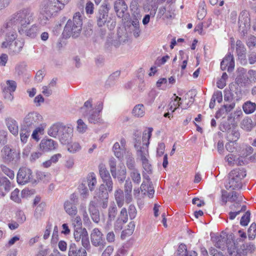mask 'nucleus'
Listing matches in <instances>:
<instances>
[{"instance_id": "nucleus-1", "label": "nucleus", "mask_w": 256, "mask_h": 256, "mask_svg": "<svg viewBox=\"0 0 256 256\" xmlns=\"http://www.w3.org/2000/svg\"><path fill=\"white\" fill-rule=\"evenodd\" d=\"M2 35L5 36V41L2 44V48H9L10 52L12 54H18L24 46L23 41L16 40L14 42L16 37V34L14 28L9 24L4 27L1 30Z\"/></svg>"}, {"instance_id": "nucleus-2", "label": "nucleus", "mask_w": 256, "mask_h": 256, "mask_svg": "<svg viewBox=\"0 0 256 256\" xmlns=\"http://www.w3.org/2000/svg\"><path fill=\"white\" fill-rule=\"evenodd\" d=\"M64 6L59 0H45L43 2L39 16V22L42 25L47 24L54 14L62 10Z\"/></svg>"}, {"instance_id": "nucleus-3", "label": "nucleus", "mask_w": 256, "mask_h": 256, "mask_svg": "<svg viewBox=\"0 0 256 256\" xmlns=\"http://www.w3.org/2000/svg\"><path fill=\"white\" fill-rule=\"evenodd\" d=\"M82 15L79 12H76L72 20H69L64 27V34L67 37L76 38L80 34L82 30Z\"/></svg>"}, {"instance_id": "nucleus-4", "label": "nucleus", "mask_w": 256, "mask_h": 256, "mask_svg": "<svg viewBox=\"0 0 256 256\" xmlns=\"http://www.w3.org/2000/svg\"><path fill=\"white\" fill-rule=\"evenodd\" d=\"M246 171L240 168L232 170L228 175V180L225 184V187L228 190L240 188L242 186V180L246 177Z\"/></svg>"}, {"instance_id": "nucleus-5", "label": "nucleus", "mask_w": 256, "mask_h": 256, "mask_svg": "<svg viewBox=\"0 0 256 256\" xmlns=\"http://www.w3.org/2000/svg\"><path fill=\"white\" fill-rule=\"evenodd\" d=\"M32 16L33 13L30 8H24L14 14L10 22L6 26L9 24L12 26V24L14 23L16 24L20 25V27H26L32 20Z\"/></svg>"}, {"instance_id": "nucleus-6", "label": "nucleus", "mask_w": 256, "mask_h": 256, "mask_svg": "<svg viewBox=\"0 0 256 256\" xmlns=\"http://www.w3.org/2000/svg\"><path fill=\"white\" fill-rule=\"evenodd\" d=\"M42 116L36 112H29L24 118V128L32 130L42 121Z\"/></svg>"}, {"instance_id": "nucleus-7", "label": "nucleus", "mask_w": 256, "mask_h": 256, "mask_svg": "<svg viewBox=\"0 0 256 256\" xmlns=\"http://www.w3.org/2000/svg\"><path fill=\"white\" fill-rule=\"evenodd\" d=\"M74 236L75 240L78 242H81L82 246L86 250L90 248L89 238L88 232L85 228H74Z\"/></svg>"}, {"instance_id": "nucleus-8", "label": "nucleus", "mask_w": 256, "mask_h": 256, "mask_svg": "<svg viewBox=\"0 0 256 256\" xmlns=\"http://www.w3.org/2000/svg\"><path fill=\"white\" fill-rule=\"evenodd\" d=\"M17 182L21 184H24L28 182H36V180L33 178L32 170L26 167L20 168L17 174Z\"/></svg>"}, {"instance_id": "nucleus-9", "label": "nucleus", "mask_w": 256, "mask_h": 256, "mask_svg": "<svg viewBox=\"0 0 256 256\" xmlns=\"http://www.w3.org/2000/svg\"><path fill=\"white\" fill-rule=\"evenodd\" d=\"M108 10L107 5L102 4L96 14V22L98 27H102L110 21L111 18L108 16Z\"/></svg>"}, {"instance_id": "nucleus-10", "label": "nucleus", "mask_w": 256, "mask_h": 256, "mask_svg": "<svg viewBox=\"0 0 256 256\" xmlns=\"http://www.w3.org/2000/svg\"><path fill=\"white\" fill-rule=\"evenodd\" d=\"M152 129H149L147 133L144 134L142 140L144 142L146 143V145L142 146H140V142H136L134 144V147L137 150L138 156L140 157V159L144 158H146L148 155V146L149 144L148 140L151 136Z\"/></svg>"}, {"instance_id": "nucleus-11", "label": "nucleus", "mask_w": 256, "mask_h": 256, "mask_svg": "<svg viewBox=\"0 0 256 256\" xmlns=\"http://www.w3.org/2000/svg\"><path fill=\"white\" fill-rule=\"evenodd\" d=\"M92 244L96 247L103 248L106 244L102 233L98 228H94L90 234Z\"/></svg>"}, {"instance_id": "nucleus-12", "label": "nucleus", "mask_w": 256, "mask_h": 256, "mask_svg": "<svg viewBox=\"0 0 256 256\" xmlns=\"http://www.w3.org/2000/svg\"><path fill=\"white\" fill-rule=\"evenodd\" d=\"M238 23L239 30L244 34L246 33L250 26V18L248 12L246 11H242L240 14Z\"/></svg>"}, {"instance_id": "nucleus-13", "label": "nucleus", "mask_w": 256, "mask_h": 256, "mask_svg": "<svg viewBox=\"0 0 256 256\" xmlns=\"http://www.w3.org/2000/svg\"><path fill=\"white\" fill-rule=\"evenodd\" d=\"M60 136L58 140L64 144L68 142L73 133V128L71 126L63 124L62 130L60 132Z\"/></svg>"}, {"instance_id": "nucleus-14", "label": "nucleus", "mask_w": 256, "mask_h": 256, "mask_svg": "<svg viewBox=\"0 0 256 256\" xmlns=\"http://www.w3.org/2000/svg\"><path fill=\"white\" fill-rule=\"evenodd\" d=\"M104 184L100 185L99 190L102 192L98 195V198H96V202H95L96 206L98 204L101 208L106 209L108 205V192L104 191Z\"/></svg>"}, {"instance_id": "nucleus-15", "label": "nucleus", "mask_w": 256, "mask_h": 256, "mask_svg": "<svg viewBox=\"0 0 256 256\" xmlns=\"http://www.w3.org/2000/svg\"><path fill=\"white\" fill-rule=\"evenodd\" d=\"M212 238L214 246L216 248L224 250L228 247L227 242L228 240V236L226 233L216 236Z\"/></svg>"}, {"instance_id": "nucleus-16", "label": "nucleus", "mask_w": 256, "mask_h": 256, "mask_svg": "<svg viewBox=\"0 0 256 256\" xmlns=\"http://www.w3.org/2000/svg\"><path fill=\"white\" fill-rule=\"evenodd\" d=\"M1 156L4 162L8 163L14 158L16 154V150L10 148L9 146H4L1 151Z\"/></svg>"}, {"instance_id": "nucleus-17", "label": "nucleus", "mask_w": 256, "mask_h": 256, "mask_svg": "<svg viewBox=\"0 0 256 256\" xmlns=\"http://www.w3.org/2000/svg\"><path fill=\"white\" fill-rule=\"evenodd\" d=\"M114 8L118 16L122 18L128 10V6L124 0H116L114 3Z\"/></svg>"}, {"instance_id": "nucleus-18", "label": "nucleus", "mask_w": 256, "mask_h": 256, "mask_svg": "<svg viewBox=\"0 0 256 256\" xmlns=\"http://www.w3.org/2000/svg\"><path fill=\"white\" fill-rule=\"evenodd\" d=\"M234 66V62L233 55L228 54L226 56L220 64V68L222 70H224L228 67V71H232Z\"/></svg>"}, {"instance_id": "nucleus-19", "label": "nucleus", "mask_w": 256, "mask_h": 256, "mask_svg": "<svg viewBox=\"0 0 256 256\" xmlns=\"http://www.w3.org/2000/svg\"><path fill=\"white\" fill-rule=\"evenodd\" d=\"M117 208L114 202L110 204L108 208V220L106 222V226L105 227L106 230H108L109 228V226H111V222L114 220L117 214Z\"/></svg>"}, {"instance_id": "nucleus-20", "label": "nucleus", "mask_w": 256, "mask_h": 256, "mask_svg": "<svg viewBox=\"0 0 256 256\" xmlns=\"http://www.w3.org/2000/svg\"><path fill=\"white\" fill-rule=\"evenodd\" d=\"M6 124L10 132L14 136H17L18 133V126L16 121L11 117L5 118Z\"/></svg>"}, {"instance_id": "nucleus-21", "label": "nucleus", "mask_w": 256, "mask_h": 256, "mask_svg": "<svg viewBox=\"0 0 256 256\" xmlns=\"http://www.w3.org/2000/svg\"><path fill=\"white\" fill-rule=\"evenodd\" d=\"M56 146V142L52 140L43 139L40 142V148L44 152H48L54 150Z\"/></svg>"}, {"instance_id": "nucleus-22", "label": "nucleus", "mask_w": 256, "mask_h": 256, "mask_svg": "<svg viewBox=\"0 0 256 256\" xmlns=\"http://www.w3.org/2000/svg\"><path fill=\"white\" fill-rule=\"evenodd\" d=\"M88 211L92 220L98 224L100 221L99 210L96 208L95 201H91L88 206Z\"/></svg>"}, {"instance_id": "nucleus-23", "label": "nucleus", "mask_w": 256, "mask_h": 256, "mask_svg": "<svg viewBox=\"0 0 256 256\" xmlns=\"http://www.w3.org/2000/svg\"><path fill=\"white\" fill-rule=\"evenodd\" d=\"M26 28L20 27L18 28L19 32L21 34H25L32 38L36 37L38 32V26L36 25H32L29 28Z\"/></svg>"}, {"instance_id": "nucleus-24", "label": "nucleus", "mask_w": 256, "mask_h": 256, "mask_svg": "<svg viewBox=\"0 0 256 256\" xmlns=\"http://www.w3.org/2000/svg\"><path fill=\"white\" fill-rule=\"evenodd\" d=\"M62 123L58 122L52 125L48 130V134L54 138H59L60 136V132L62 130L63 126Z\"/></svg>"}, {"instance_id": "nucleus-25", "label": "nucleus", "mask_w": 256, "mask_h": 256, "mask_svg": "<svg viewBox=\"0 0 256 256\" xmlns=\"http://www.w3.org/2000/svg\"><path fill=\"white\" fill-rule=\"evenodd\" d=\"M86 248H78L75 244H71L69 246L68 256H86Z\"/></svg>"}, {"instance_id": "nucleus-26", "label": "nucleus", "mask_w": 256, "mask_h": 256, "mask_svg": "<svg viewBox=\"0 0 256 256\" xmlns=\"http://www.w3.org/2000/svg\"><path fill=\"white\" fill-rule=\"evenodd\" d=\"M132 184L130 180H126L124 186V192L125 194L126 202L130 204L132 200Z\"/></svg>"}, {"instance_id": "nucleus-27", "label": "nucleus", "mask_w": 256, "mask_h": 256, "mask_svg": "<svg viewBox=\"0 0 256 256\" xmlns=\"http://www.w3.org/2000/svg\"><path fill=\"white\" fill-rule=\"evenodd\" d=\"M76 204L71 202L69 200H66L64 204L66 212L70 216H75L78 212Z\"/></svg>"}, {"instance_id": "nucleus-28", "label": "nucleus", "mask_w": 256, "mask_h": 256, "mask_svg": "<svg viewBox=\"0 0 256 256\" xmlns=\"http://www.w3.org/2000/svg\"><path fill=\"white\" fill-rule=\"evenodd\" d=\"M114 199L119 208L124 206V200L126 201L125 194L124 195V192L121 189L118 188L114 192Z\"/></svg>"}, {"instance_id": "nucleus-29", "label": "nucleus", "mask_w": 256, "mask_h": 256, "mask_svg": "<svg viewBox=\"0 0 256 256\" xmlns=\"http://www.w3.org/2000/svg\"><path fill=\"white\" fill-rule=\"evenodd\" d=\"M102 108L99 110H93L90 111L84 114V116H86L89 122L91 123H96L98 122L99 119V112H100Z\"/></svg>"}, {"instance_id": "nucleus-30", "label": "nucleus", "mask_w": 256, "mask_h": 256, "mask_svg": "<svg viewBox=\"0 0 256 256\" xmlns=\"http://www.w3.org/2000/svg\"><path fill=\"white\" fill-rule=\"evenodd\" d=\"M240 133L236 127L232 126V128L227 133V138L228 141L235 142L238 140L240 138Z\"/></svg>"}, {"instance_id": "nucleus-31", "label": "nucleus", "mask_w": 256, "mask_h": 256, "mask_svg": "<svg viewBox=\"0 0 256 256\" xmlns=\"http://www.w3.org/2000/svg\"><path fill=\"white\" fill-rule=\"evenodd\" d=\"M86 184L90 191L93 190L96 184V179L94 173H90L86 178Z\"/></svg>"}, {"instance_id": "nucleus-32", "label": "nucleus", "mask_w": 256, "mask_h": 256, "mask_svg": "<svg viewBox=\"0 0 256 256\" xmlns=\"http://www.w3.org/2000/svg\"><path fill=\"white\" fill-rule=\"evenodd\" d=\"M130 29L135 38H138L140 36V29L139 22L138 19L135 18L132 21Z\"/></svg>"}, {"instance_id": "nucleus-33", "label": "nucleus", "mask_w": 256, "mask_h": 256, "mask_svg": "<svg viewBox=\"0 0 256 256\" xmlns=\"http://www.w3.org/2000/svg\"><path fill=\"white\" fill-rule=\"evenodd\" d=\"M242 108L246 114H252L256 110V104L254 102L248 101L243 104Z\"/></svg>"}, {"instance_id": "nucleus-34", "label": "nucleus", "mask_w": 256, "mask_h": 256, "mask_svg": "<svg viewBox=\"0 0 256 256\" xmlns=\"http://www.w3.org/2000/svg\"><path fill=\"white\" fill-rule=\"evenodd\" d=\"M132 114L136 117H142L144 114V108L142 104L136 106L132 111Z\"/></svg>"}, {"instance_id": "nucleus-35", "label": "nucleus", "mask_w": 256, "mask_h": 256, "mask_svg": "<svg viewBox=\"0 0 256 256\" xmlns=\"http://www.w3.org/2000/svg\"><path fill=\"white\" fill-rule=\"evenodd\" d=\"M0 186L1 190L4 188V192H8L10 189V182L6 178L1 177L0 178Z\"/></svg>"}, {"instance_id": "nucleus-36", "label": "nucleus", "mask_w": 256, "mask_h": 256, "mask_svg": "<svg viewBox=\"0 0 256 256\" xmlns=\"http://www.w3.org/2000/svg\"><path fill=\"white\" fill-rule=\"evenodd\" d=\"M112 150L116 158H121L123 157V153L124 148L120 146L118 142H116L114 144Z\"/></svg>"}, {"instance_id": "nucleus-37", "label": "nucleus", "mask_w": 256, "mask_h": 256, "mask_svg": "<svg viewBox=\"0 0 256 256\" xmlns=\"http://www.w3.org/2000/svg\"><path fill=\"white\" fill-rule=\"evenodd\" d=\"M228 201L231 202H242V196H240L238 192L233 191L228 193Z\"/></svg>"}, {"instance_id": "nucleus-38", "label": "nucleus", "mask_w": 256, "mask_h": 256, "mask_svg": "<svg viewBox=\"0 0 256 256\" xmlns=\"http://www.w3.org/2000/svg\"><path fill=\"white\" fill-rule=\"evenodd\" d=\"M253 127L252 121L251 118H245L241 122V128L246 130L250 131Z\"/></svg>"}, {"instance_id": "nucleus-39", "label": "nucleus", "mask_w": 256, "mask_h": 256, "mask_svg": "<svg viewBox=\"0 0 256 256\" xmlns=\"http://www.w3.org/2000/svg\"><path fill=\"white\" fill-rule=\"evenodd\" d=\"M130 175L133 182L136 184H139L140 182V174L138 169H136L130 172Z\"/></svg>"}, {"instance_id": "nucleus-40", "label": "nucleus", "mask_w": 256, "mask_h": 256, "mask_svg": "<svg viewBox=\"0 0 256 256\" xmlns=\"http://www.w3.org/2000/svg\"><path fill=\"white\" fill-rule=\"evenodd\" d=\"M236 51L239 56H242L246 54V49L240 40H238L236 42Z\"/></svg>"}, {"instance_id": "nucleus-41", "label": "nucleus", "mask_w": 256, "mask_h": 256, "mask_svg": "<svg viewBox=\"0 0 256 256\" xmlns=\"http://www.w3.org/2000/svg\"><path fill=\"white\" fill-rule=\"evenodd\" d=\"M81 148L80 144L76 142H71L67 145L68 150L71 153H75L79 151Z\"/></svg>"}, {"instance_id": "nucleus-42", "label": "nucleus", "mask_w": 256, "mask_h": 256, "mask_svg": "<svg viewBox=\"0 0 256 256\" xmlns=\"http://www.w3.org/2000/svg\"><path fill=\"white\" fill-rule=\"evenodd\" d=\"M128 41V36L126 34L120 36L118 34V40H114L112 44L117 47L120 44L126 43Z\"/></svg>"}, {"instance_id": "nucleus-43", "label": "nucleus", "mask_w": 256, "mask_h": 256, "mask_svg": "<svg viewBox=\"0 0 256 256\" xmlns=\"http://www.w3.org/2000/svg\"><path fill=\"white\" fill-rule=\"evenodd\" d=\"M99 172L103 181L104 180H108V179L111 178L109 172L103 165L100 166Z\"/></svg>"}, {"instance_id": "nucleus-44", "label": "nucleus", "mask_w": 256, "mask_h": 256, "mask_svg": "<svg viewBox=\"0 0 256 256\" xmlns=\"http://www.w3.org/2000/svg\"><path fill=\"white\" fill-rule=\"evenodd\" d=\"M248 238L250 240H253L256 236V224L252 222L248 230Z\"/></svg>"}, {"instance_id": "nucleus-45", "label": "nucleus", "mask_w": 256, "mask_h": 256, "mask_svg": "<svg viewBox=\"0 0 256 256\" xmlns=\"http://www.w3.org/2000/svg\"><path fill=\"white\" fill-rule=\"evenodd\" d=\"M32 130H29L26 128H24L22 126V128L20 130V140L22 142H26L27 141V140L28 138V136L30 135V132Z\"/></svg>"}, {"instance_id": "nucleus-46", "label": "nucleus", "mask_w": 256, "mask_h": 256, "mask_svg": "<svg viewBox=\"0 0 256 256\" xmlns=\"http://www.w3.org/2000/svg\"><path fill=\"white\" fill-rule=\"evenodd\" d=\"M126 164L129 172L136 169L134 159L130 155L127 156Z\"/></svg>"}, {"instance_id": "nucleus-47", "label": "nucleus", "mask_w": 256, "mask_h": 256, "mask_svg": "<svg viewBox=\"0 0 256 256\" xmlns=\"http://www.w3.org/2000/svg\"><path fill=\"white\" fill-rule=\"evenodd\" d=\"M110 170L114 178H116V161L115 158H112L109 161Z\"/></svg>"}, {"instance_id": "nucleus-48", "label": "nucleus", "mask_w": 256, "mask_h": 256, "mask_svg": "<svg viewBox=\"0 0 256 256\" xmlns=\"http://www.w3.org/2000/svg\"><path fill=\"white\" fill-rule=\"evenodd\" d=\"M235 106V103L232 102L231 104H224L222 108H221L218 112L221 114H226L228 112H230Z\"/></svg>"}, {"instance_id": "nucleus-49", "label": "nucleus", "mask_w": 256, "mask_h": 256, "mask_svg": "<svg viewBox=\"0 0 256 256\" xmlns=\"http://www.w3.org/2000/svg\"><path fill=\"white\" fill-rule=\"evenodd\" d=\"M44 206V204L41 203L36 207L34 213V216L36 220L41 218Z\"/></svg>"}, {"instance_id": "nucleus-50", "label": "nucleus", "mask_w": 256, "mask_h": 256, "mask_svg": "<svg viewBox=\"0 0 256 256\" xmlns=\"http://www.w3.org/2000/svg\"><path fill=\"white\" fill-rule=\"evenodd\" d=\"M93 110L94 109L92 107V100L90 99L84 102V106L82 108V110L84 112V115Z\"/></svg>"}, {"instance_id": "nucleus-51", "label": "nucleus", "mask_w": 256, "mask_h": 256, "mask_svg": "<svg viewBox=\"0 0 256 256\" xmlns=\"http://www.w3.org/2000/svg\"><path fill=\"white\" fill-rule=\"evenodd\" d=\"M13 92L8 90L7 88H4L2 90L4 98L8 102H12L14 98Z\"/></svg>"}, {"instance_id": "nucleus-52", "label": "nucleus", "mask_w": 256, "mask_h": 256, "mask_svg": "<svg viewBox=\"0 0 256 256\" xmlns=\"http://www.w3.org/2000/svg\"><path fill=\"white\" fill-rule=\"evenodd\" d=\"M250 211H247L242 216L240 220V224L242 226H246L250 221Z\"/></svg>"}, {"instance_id": "nucleus-53", "label": "nucleus", "mask_w": 256, "mask_h": 256, "mask_svg": "<svg viewBox=\"0 0 256 256\" xmlns=\"http://www.w3.org/2000/svg\"><path fill=\"white\" fill-rule=\"evenodd\" d=\"M77 130L79 132L83 133L87 130L86 124L81 119H79L77 121Z\"/></svg>"}, {"instance_id": "nucleus-54", "label": "nucleus", "mask_w": 256, "mask_h": 256, "mask_svg": "<svg viewBox=\"0 0 256 256\" xmlns=\"http://www.w3.org/2000/svg\"><path fill=\"white\" fill-rule=\"evenodd\" d=\"M142 162V166L144 170L148 173H151L152 172V168L151 164L149 163L147 158H143L141 159Z\"/></svg>"}, {"instance_id": "nucleus-55", "label": "nucleus", "mask_w": 256, "mask_h": 256, "mask_svg": "<svg viewBox=\"0 0 256 256\" xmlns=\"http://www.w3.org/2000/svg\"><path fill=\"white\" fill-rule=\"evenodd\" d=\"M126 176V170L124 166H120V169L118 170V176H116L118 177V181L120 182H122L125 178Z\"/></svg>"}, {"instance_id": "nucleus-56", "label": "nucleus", "mask_w": 256, "mask_h": 256, "mask_svg": "<svg viewBox=\"0 0 256 256\" xmlns=\"http://www.w3.org/2000/svg\"><path fill=\"white\" fill-rule=\"evenodd\" d=\"M7 87L4 88H7L8 90L14 92L16 88V83L15 81L12 80H8L6 82Z\"/></svg>"}, {"instance_id": "nucleus-57", "label": "nucleus", "mask_w": 256, "mask_h": 256, "mask_svg": "<svg viewBox=\"0 0 256 256\" xmlns=\"http://www.w3.org/2000/svg\"><path fill=\"white\" fill-rule=\"evenodd\" d=\"M220 129L223 132H228V131H230V130H231L232 128L228 122H224L220 125Z\"/></svg>"}, {"instance_id": "nucleus-58", "label": "nucleus", "mask_w": 256, "mask_h": 256, "mask_svg": "<svg viewBox=\"0 0 256 256\" xmlns=\"http://www.w3.org/2000/svg\"><path fill=\"white\" fill-rule=\"evenodd\" d=\"M19 190L18 188L15 189L11 194L10 198L16 202H20L21 200L18 196Z\"/></svg>"}, {"instance_id": "nucleus-59", "label": "nucleus", "mask_w": 256, "mask_h": 256, "mask_svg": "<svg viewBox=\"0 0 256 256\" xmlns=\"http://www.w3.org/2000/svg\"><path fill=\"white\" fill-rule=\"evenodd\" d=\"M126 222L118 218L114 224V230H122L123 225Z\"/></svg>"}, {"instance_id": "nucleus-60", "label": "nucleus", "mask_w": 256, "mask_h": 256, "mask_svg": "<svg viewBox=\"0 0 256 256\" xmlns=\"http://www.w3.org/2000/svg\"><path fill=\"white\" fill-rule=\"evenodd\" d=\"M118 218L121 219L126 222L128 220V214L126 209L125 208H123L120 212L118 217Z\"/></svg>"}, {"instance_id": "nucleus-61", "label": "nucleus", "mask_w": 256, "mask_h": 256, "mask_svg": "<svg viewBox=\"0 0 256 256\" xmlns=\"http://www.w3.org/2000/svg\"><path fill=\"white\" fill-rule=\"evenodd\" d=\"M7 132L4 130H0V146L6 144L7 142Z\"/></svg>"}, {"instance_id": "nucleus-62", "label": "nucleus", "mask_w": 256, "mask_h": 256, "mask_svg": "<svg viewBox=\"0 0 256 256\" xmlns=\"http://www.w3.org/2000/svg\"><path fill=\"white\" fill-rule=\"evenodd\" d=\"M137 212L134 205L130 204L128 208V214L130 219H134L136 216Z\"/></svg>"}, {"instance_id": "nucleus-63", "label": "nucleus", "mask_w": 256, "mask_h": 256, "mask_svg": "<svg viewBox=\"0 0 256 256\" xmlns=\"http://www.w3.org/2000/svg\"><path fill=\"white\" fill-rule=\"evenodd\" d=\"M16 216L17 220L19 223H23L26 220L24 214L22 210L18 211L16 214Z\"/></svg>"}, {"instance_id": "nucleus-64", "label": "nucleus", "mask_w": 256, "mask_h": 256, "mask_svg": "<svg viewBox=\"0 0 256 256\" xmlns=\"http://www.w3.org/2000/svg\"><path fill=\"white\" fill-rule=\"evenodd\" d=\"M94 4L90 1L86 2V11L88 14H92L94 13Z\"/></svg>"}]
</instances>
